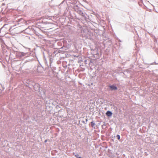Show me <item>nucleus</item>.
I'll list each match as a JSON object with an SVG mask.
<instances>
[{"label": "nucleus", "instance_id": "nucleus-5", "mask_svg": "<svg viewBox=\"0 0 158 158\" xmlns=\"http://www.w3.org/2000/svg\"><path fill=\"white\" fill-rule=\"evenodd\" d=\"M117 138V139L119 140L120 139V136L119 135H117V136H116V137Z\"/></svg>", "mask_w": 158, "mask_h": 158}, {"label": "nucleus", "instance_id": "nucleus-4", "mask_svg": "<svg viewBox=\"0 0 158 158\" xmlns=\"http://www.w3.org/2000/svg\"><path fill=\"white\" fill-rule=\"evenodd\" d=\"M95 125V123H94L93 122H91V125L92 127H93Z\"/></svg>", "mask_w": 158, "mask_h": 158}, {"label": "nucleus", "instance_id": "nucleus-7", "mask_svg": "<svg viewBox=\"0 0 158 158\" xmlns=\"http://www.w3.org/2000/svg\"><path fill=\"white\" fill-rule=\"evenodd\" d=\"M78 158H81V157H79Z\"/></svg>", "mask_w": 158, "mask_h": 158}, {"label": "nucleus", "instance_id": "nucleus-3", "mask_svg": "<svg viewBox=\"0 0 158 158\" xmlns=\"http://www.w3.org/2000/svg\"><path fill=\"white\" fill-rule=\"evenodd\" d=\"M78 13L81 15H83V13L82 11L81 10H79L78 11Z\"/></svg>", "mask_w": 158, "mask_h": 158}, {"label": "nucleus", "instance_id": "nucleus-6", "mask_svg": "<svg viewBox=\"0 0 158 158\" xmlns=\"http://www.w3.org/2000/svg\"><path fill=\"white\" fill-rule=\"evenodd\" d=\"M75 156L77 158H78V157H79V155L78 154H76L75 155Z\"/></svg>", "mask_w": 158, "mask_h": 158}, {"label": "nucleus", "instance_id": "nucleus-2", "mask_svg": "<svg viewBox=\"0 0 158 158\" xmlns=\"http://www.w3.org/2000/svg\"><path fill=\"white\" fill-rule=\"evenodd\" d=\"M106 115L108 116H111L112 113L111 111H108L106 113Z\"/></svg>", "mask_w": 158, "mask_h": 158}, {"label": "nucleus", "instance_id": "nucleus-1", "mask_svg": "<svg viewBox=\"0 0 158 158\" xmlns=\"http://www.w3.org/2000/svg\"><path fill=\"white\" fill-rule=\"evenodd\" d=\"M110 87L112 90H115L117 89V88L114 85H110Z\"/></svg>", "mask_w": 158, "mask_h": 158}]
</instances>
